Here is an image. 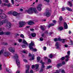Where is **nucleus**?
<instances>
[{
  "mask_svg": "<svg viewBox=\"0 0 73 73\" xmlns=\"http://www.w3.org/2000/svg\"><path fill=\"white\" fill-rule=\"evenodd\" d=\"M26 11L29 14H32L33 13V12L36 13V14H37L38 13V12L37 11V10H36V9L35 8H31L27 10Z\"/></svg>",
  "mask_w": 73,
  "mask_h": 73,
  "instance_id": "f257e3e1",
  "label": "nucleus"
},
{
  "mask_svg": "<svg viewBox=\"0 0 73 73\" xmlns=\"http://www.w3.org/2000/svg\"><path fill=\"white\" fill-rule=\"evenodd\" d=\"M35 46V44L33 43V42H31V43L29 44V47L30 49L31 50L36 52L37 50L35 48H33V46Z\"/></svg>",
  "mask_w": 73,
  "mask_h": 73,
  "instance_id": "f03ea898",
  "label": "nucleus"
},
{
  "mask_svg": "<svg viewBox=\"0 0 73 73\" xmlns=\"http://www.w3.org/2000/svg\"><path fill=\"white\" fill-rule=\"evenodd\" d=\"M18 55L17 54H15V55L13 57V58L15 59H16V62L17 64V65L18 66V67H19V65H20V61L19 59H17L18 58Z\"/></svg>",
  "mask_w": 73,
  "mask_h": 73,
  "instance_id": "7ed1b4c3",
  "label": "nucleus"
},
{
  "mask_svg": "<svg viewBox=\"0 0 73 73\" xmlns=\"http://www.w3.org/2000/svg\"><path fill=\"white\" fill-rule=\"evenodd\" d=\"M50 15H51V14L48 11H46L45 13H43V16H46V17H50Z\"/></svg>",
  "mask_w": 73,
  "mask_h": 73,
  "instance_id": "20e7f679",
  "label": "nucleus"
},
{
  "mask_svg": "<svg viewBox=\"0 0 73 73\" xmlns=\"http://www.w3.org/2000/svg\"><path fill=\"white\" fill-rule=\"evenodd\" d=\"M19 28H22V27H23L25 24H26V23L24 21H22L20 22L19 23Z\"/></svg>",
  "mask_w": 73,
  "mask_h": 73,
  "instance_id": "39448f33",
  "label": "nucleus"
},
{
  "mask_svg": "<svg viewBox=\"0 0 73 73\" xmlns=\"http://www.w3.org/2000/svg\"><path fill=\"white\" fill-rule=\"evenodd\" d=\"M0 17L2 19H5L7 17V15L4 13H0Z\"/></svg>",
  "mask_w": 73,
  "mask_h": 73,
  "instance_id": "423d86ee",
  "label": "nucleus"
},
{
  "mask_svg": "<svg viewBox=\"0 0 73 73\" xmlns=\"http://www.w3.org/2000/svg\"><path fill=\"white\" fill-rule=\"evenodd\" d=\"M9 50L10 52L12 53H14L15 52V49L13 47H11L9 48Z\"/></svg>",
  "mask_w": 73,
  "mask_h": 73,
  "instance_id": "0eeeda50",
  "label": "nucleus"
},
{
  "mask_svg": "<svg viewBox=\"0 0 73 73\" xmlns=\"http://www.w3.org/2000/svg\"><path fill=\"white\" fill-rule=\"evenodd\" d=\"M42 7V4H39L37 7L36 8L39 11H41L42 9L41 7Z\"/></svg>",
  "mask_w": 73,
  "mask_h": 73,
  "instance_id": "6e6552de",
  "label": "nucleus"
},
{
  "mask_svg": "<svg viewBox=\"0 0 73 73\" xmlns=\"http://www.w3.org/2000/svg\"><path fill=\"white\" fill-rule=\"evenodd\" d=\"M11 26V24L9 22L7 23L6 24V27L7 29H8L10 28Z\"/></svg>",
  "mask_w": 73,
  "mask_h": 73,
  "instance_id": "1a4fd4ad",
  "label": "nucleus"
},
{
  "mask_svg": "<svg viewBox=\"0 0 73 73\" xmlns=\"http://www.w3.org/2000/svg\"><path fill=\"white\" fill-rule=\"evenodd\" d=\"M7 23L6 20H3L1 21L0 22V26H1V25H3V24H5V23Z\"/></svg>",
  "mask_w": 73,
  "mask_h": 73,
  "instance_id": "9d476101",
  "label": "nucleus"
},
{
  "mask_svg": "<svg viewBox=\"0 0 73 73\" xmlns=\"http://www.w3.org/2000/svg\"><path fill=\"white\" fill-rule=\"evenodd\" d=\"M60 45V43L58 42H56V44H55V46H56V48L58 49H60V47H59V46Z\"/></svg>",
  "mask_w": 73,
  "mask_h": 73,
  "instance_id": "9b49d317",
  "label": "nucleus"
},
{
  "mask_svg": "<svg viewBox=\"0 0 73 73\" xmlns=\"http://www.w3.org/2000/svg\"><path fill=\"white\" fill-rule=\"evenodd\" d=\"M12 15L14 16H19V14L17 13L16 12V11H14L12 13Z\"/></svg>",
  "mask_w": 73,
  "mask_h": 73,
  "instance_id": "f8f14e48",
  "label": "nucleus"
},
{
  "mask_svg": "<svg viewBox=\"0 0 73 73\" xmlns=\"http://www.w3.org/2000/svg\"><path fill=\"white\" fill-rule=\"evenodd\" d=\"M26 67L27 68V70H26V73H29V66L28 65H26Z\"/></svg>",
  "mask_w": 73,
  "mask_h": 73,
  "instance_id": "ddd939ff",
  "label": "nucleus"
},
{
  "mask_svg": "<svg viewBox=\"0 0 73 73\" xmlns=\"http://www.w3.org/2000/svg\"><path fill=\"white\" fill-rule=\"evenodd\" d=\"M9 53L8 52H5L4 53V55L5 56H8L9 55Z\"/></svg>",
  "mask_w": 73,
  "mask_h": 73,
  "instance_id": "4468645a",
  "label": "nucleus"
},
{
  "mask_svg": "<svg viewBox=\"0 0 73 73\" xmlns=\"http://www.w3.org/2000/svg\"><path fill=\"white\" fill-rule=\"evenodd\" d=\"M28 24L29 25H33V24H34L35 23L33 22L30 21L28 22Z\"/></svg>",
  "mask_w": 73,
  "mask_h": 73,
  "instance_id": "2eb2a0df",
  "label": "nucleus"
},
{
  "mask_svg": "<svg viewBox=\"0 0 73 73\" xmlns=\"http://www.w3.org/2000/svg\"><path fill=\"white\" fill-rule=\"evenodd\" d=\"M64 29H68V25H67V24L66 23H64Z\"/></svg>",
  "mask_w": 73,
  "mask_h": 73,
  "instance_id": "dca6fc26",
  "label": "nucleus"
},
{
  "mask_svg": "<svg viewBox=\"0 0 73 73\" xmlns=\"http://www.w3.org/2000/svg\"><path fill=\"white\" fill-rule=\"evenodd\" d=\"M54 25L53 23L50 24H49L48 26V28H50V27H52V26H54Z\"/></svg>",
  "mask_w": 73,
  "mask_h": 73,
  "instance_id": "f3484780",
  "label": "nucleus"
},
{
  "mask_svg": "<svg viewBox=\"0 0 73 73\" xmlns=\"http://www.w3.org/2000/svg\"><path fill=\"white\" fill-rule=\"evenodd\" d=\"M3 5H5V6H7V7H11V4H6L5 3H4L3 4Z\"/></svg>",
  "mask_w": 73,
  "mask_h": 73,
  "instance_id": "a211bd4d",
  "label": "nucleus"
},
{
  "mask_svg": "<svg viewBox=\"0 0 73 73\" xmlns=\"http://www.w3.org/2000/svg\"><path fill=\"white\" fill-rule=\"evenodd\" d=\"M2 29L1 28H0V35H4V32H3V31L1 32V30Z\"/></svg>",
  "mask_w": 73,
  "mask_h": 73,
  "instance_id": "6ab92c4d",
  "label": "nucleus"
},
{
  "mask_svg": "<svg viewBox=\"0 0 73 73\" xmlns=\"http://www.w3.org/2000/svg\"><path fill=\"white\" fill-rule=\"evenodd\" d=\"M66 9L69 11H72V9H71L70 8L68 7H66Z\"/></svg>",
  "mask_w": 73,
  "mask_h": 73,
  "instance_id": "aec40b11",
  "label": "nucleus"
},
{
  "mask_svg": "<svg viewBox=\"0 0 73 73\" xmlns=\"http://www.w3.org/2000/svg\"><path fill=\"white\" fill-rule=\"evenodd\" d=\"M61 66H62V64L60 63H58L56 65V66L57 67V68H59V67H60Z\"/></svg>",
  "mask_w": 73,
  "mask_h": 73,
  "instance_id": "412c9836",
  "label": "nucleus"
},
{
  "mask_svg": "<svg viewBox=\"0 0 73 73\" xmlns=\"http://www.w3.org/2000/svg\"><path fill=\"white\" fill-rule=\"evenodd\" d=\"M4 34L5 35H9L11 33L9 32H5Z\"/></svg>",
  "mask_w": 73,
  "mask_h": 73,
  "instance_id": "4be33fe9",
  "label": "nucleus"
},
{
  "mask_svg": "<svg viewBox=\"0 0 73 73\" xmlns=\"http://www.w3.org/2000/svg\"><path fill=\"white\" fill-rule=\"evenodd\" d=\"M63 29H64V28H63V27H59L58 28V30L60 31H62L63 30Z\"/></svg>",
  "mask_w": 73,
  "mask_h": 73,
  "instance_id": "5701e85b",
  "label": "nucleus"
},
{
  "mask_svg": "<svg viewBox=\"0 0 73 73\" xmlns=\"http://www.w3.org/2000/svg\"><path fill=\"white\" fill-rule=\"evenodd\" d=\"M44 64H45V63L43 62L42 63V66H41V68L43 69L45 68V66H44Z\"/></svg>",
  "mask_w": 73,
  "mask_h": 73,
  "instance_id": "b1692460",
  "label": "nucleus"
},
{
  "mask_svg": "<svg viewBox=\"0 0 73 73\" xmlns=\"http://www.w3.org/2000/svg\"><path fill=\"white\" fill-rule=\"evenodd\" d=\"M3 53H4V50H1L0 51V55H1V54H3Z\"/></svg>",
  "mask_w": 73,
  "mask_h": 73,
  "instance_id": "393cba45",
  "label": "nucleus"
},
{
  "mask_svg": "<svg viewBox=\"0 0 73 73\" xmlns=\"http://www.w3.org/2000/svg\"><path fill=\"white\" fill-rule=\"evenodd\" d=\"M31 35L33 37H34L36 36V34L35 33H32Z\"/></svg>",
  "mask_w": 73,
  "mask_h": 73,
  "instance_id": "a878e982",
  "label": "nucleus"
},
{
  "mask_svg": "<svg viewBox=\"0 0 73 73\" xmlns=\"http://www.w3.org/2000/svg\"><path fill=\"white\" fill-rule=\"evenodd\" d=\"M23 42L24 44H26V45H28V43L26 41L24 40L23 41Z\"/></svg>",
  "mask_w": 73,
  "mask_h": 73,
  "instance_id": "bb28decb",
  "label": "nucleus"
},
{
  "mask_svg": "<svg viewBox=\"0 0 73 73\" xmlns=\"http://www.w3.org/2000/svg\"><path fill=\"white\" fill-rule=\"evenodd\" d=\"M40 28L41 29V30H42V31H44L45 30V29H44V27H43L42 26H41L40 27Z\"/></svg>",
  "mask_w": 73,
  "mask_h": 73,
  "instance_id": "cd10ccee",
  "label": "nucleus"
},
{
  "mask_svg": "<svg viewBox=\"0 0 73 73\" xmlns=\"http://www.w3.org/2000/svg\"><path fill=\"white\" fill-rule=\"evenodd\" d=\"M40 57L39 56H38L37 58V62H39V61L40 60Z\"/></svg>",
  "mask_w": 73,
  "mask_h": 73,
  "instance_id": "c85d7f7f",
  "label": "nucleus"
},
{
  "mask_svg": "<svg viewBox=\"0 0 73 73\" xmlns=\"http://www.w3.org/2000/svg\"><path fill=\"white\" fill-rule=\"evenodd\" d=\"M53 54H50L49 55V57L50 58H52L53 57Z\"/></svg>",
  "mask_w": 73,
  "mask_h": 73,
  "instance_id": "c756f323",
  "label": "nucleus"
},
{
  "mask_svg": "<svg viewBox=\"0 0 73 73\" xmlns=\"http://www.w3.org/2000/svg\"><path fill=\"white\" fill-rule=\"evenodd\" d=\"M35 66L36 68V69H38L39 67V65L38 64H36L35 65Z\"/></svg>",
  "mask_w": 73,
  "mask_h": 73,
  "instance_id": "7c9ffc66",
  "label": "nucleus"
},
{
  "mask_svg": "<svg viewBox=\"0 0 73 73\" xmlns=\"http://www.w3.org/2000/svg\"><path fill=\"white\" fill-rule=\"evenodd\" d=\"M68 5H70V7H72V4L69 1H68Z\"/></svg>",
  "mask_w": 73,
  "mask_h": 73,
  "instance_id": "2f4dec72",
  "label": "nucleus"
},
{
  "mask_svg": "<svg viewBox=\"0 0 73 73\" xmlns=\"http://www.w3.org/2000/svg\"><path fill=\"white\" fill-rule=\"evenodd\" d=\"M6 70L7 72H8V73H9V71H10V70L9 69L7 68H6Z\"/></svg>",
  "mask_w": 73,
  "mask_h": 73,
  "instance_id": "473e14b6",
  "label": "nucleus"
},
{
  "mask_svg": "<svg viewBox=\"0 0 73 73\" xmlns=\"http://www.w3.org/2000/svg\"><path fill=\"white\" fill-rule=\"evenodd\" d=\"M35 59V58L33 57H32V58H30L29 59V60H30V61H32V60H33Z\"/></svg>",
  "mask_w": 73,
  "mask_h": 73,
  "instance_id": "72a5a7b5",
  "label": "nucleus"
},
{
  "mask_svg": "<svg viewBox=\"0 0 73 73\" xmlns=\"http://www.w3.org/2000/svg\"><path fill=\"white\" fill-rule=\"evenodd\" d=\"M62 17H59V20H60V21H62Z\"/></svg>",
  "mask_w": 73,
  "mask_h": 73,
  "instance_id": "f704fd0d",
  "label": "nucleus"
},
{
  "mask_svg": "<svg viewBox=\"0 0 73 73\" xmlns=\"http://www.w3.org/2000/svg\"><path fill=\"white\" fill-rule=\"evenodd\" d=\"M61 60L62 61L63 60H65V57H62L61 58Z\"/></svg>",
  "mask_w": 73,
  "mask_h": 73,
  "instance_id": "c9c22d12",
  "label": "nucleus"
},
{
  "mask_svg": "<svg viewBox=\"0 0 73 73\" xmlns=\"http://www.w3.org/2000/svg\"><path fill=\"white\" fill-rule=\"evenodd\" d=\"M53 23H54V24H56V23H57V22L55 20H53Z\"/></svg>",
  "mask_w": 73,
  "mask_h": 73,
  "instance_id": "e433bc0d",
  "label": "nucleus"
},
{
  "mask_svg": "<svg viewBox=\"0 0 73 73\" xmlns=\"http://www.w3.org/2000/svg\"><path fill=\"white\" fill-rule=\"evenodd\" d=\"M52 68V66H48L47 67V69H50V68Z\"/></svg>",
  "mask_w": 73,
  "mask_h": 73,
  "instance_id": "4c0bfd02",
  "label": "nucleus"
},
{
  "mask_svg": "<svg viewBox=\"0 0 73 73\" xmlns=\"http://www.w3.org/2000/svg\"><path fill=\"white\" fill-rule=\"evenodd\" d=\"M13 12L12 11H9L8 12V14H12L13 13Z\"/></svg>",
  "mask_w": 73,
  "mask_h": 73,
  "instance_id": "58836bf2",
  "label": "nucleus"
},
{
  "mask_svg": "<svg viewBox=\"0 0 73 73\" xmlns=\"http://www.w3.org/2000/svg\"><path fill=\"white\" fill-rule=\"evenodd\" d=\"M54 41L56 42V41H58V39L57 38H55L54 39Z\"/></svg>",
  "mask_w": 73,
  "mask_h": 73,
  "instance_id": "ea45409f",
  "label": "nucleus"
},
{
  "mask_svg": "<svg viewBox=\"0 0 73 73\" xmlns=\"http://www.w3.org/2000/svg\"><path fill=\"white\" fill-rule=\"evenodd\" d=\"M20 36L21 37H22V38H24V35L22 34L20 35Z\"/></svg>",
  "mask_w": 73,
  "mask_h": 73,
  "instance_id": "a19ab883",
  "label": "nucleus"
},
{
  "mask_svg": "<svg viewBox=\"0 0 73 73\" xmlns=\"http://www.w3.org/2000/svg\"><path fill=\"white\" fill-rule=\"evenodd\" d=\"M70 51H68L67 52V54L68 56H69L70 55Z\"/></svg>",
  "mask_w": 73,
  "mask_h": 73,
  "instance_id": "79ce46f5",
  "label": "nucleus"
},
{
  "mask_svg": "<svg viewBox=\"0 0 73 73\" xmlns=\"http://www.w3.org/2000/svg\"><path fill=\"white\" fill-rule=\"evenodd\" d=\"M61 72L62 73H65V71L64 70L61 69Z\"/></svg>",
  "mask_w": 73,
  "mask_h": 73,
  "instance_id": "37998d69",
  "label": "nucleus"
},
{
  "mask_svg": "<svg viewBox=\"0 0 73 73\" xmlns=\"http://www.w3.org/2000/svg\"><path fill=\"white\" fill-rule=\"evenodd\" d=\"M62 11H64V10H65V8L64 7H62Z\"/></svg>",
  "mask_w": 73,
  "mask_h": 73,
  "instance_id": "c03bdc74",
  "label": "nucleus"
},
{
  "mask_svg": "<svg viewBox=\"0 0 73 73\" xmlns=\"http://www.w3.org/2000/svg\"><path fill=\"white\" fill-rule=\"evenodd\" d=\"M65 62L64 61H63L62 63V65H65Z\"/></svg>",
  "mask_w": 73,
  "mask_h": 73,
  "instance_id": "a18cd8bd",
  "label": "nucleus"
},
{
  "mask_svg": "<svg viewBox=\"0 0 73 73\" xmlns=\"http://www.w3.org/2000/svg\"><path fill=\"white\" fill-rule=\"evenodd\" d=\"M58 41H61L62 40V39L60 38H58Z\"/></svg>",
  "mask_w": 73,
  "mask_h": 73,
  "instance_id": "49530a36",
  "label": "nucleus"
},
{
  "mask_svg": "<svg viewBox=\"0 0 73 73\" xmlns=\"http://www.w3.org/2000/svg\"><path fill=\"white\" fill-rule=\"evenodd\" d=\"M11 0V3L12 4H14V1H13V0Z\"/></svg>",
  "mask_w": 73,
  "mask_h": 73,
  "instance_id": "de8ad7c7",
  "label": "nucleus"
},
{
  "mask_svg": "<svg viewBox=\"0 0 73 73\" xmlns=\"http://www.w3.org/2000/svg\"><path fill=\"white\" fill-rule=\"evenodd\" d=\"M43 49L44 50H46V47L45 46L44 47Z\"/></svg>",
  "mask_w": 73,
  "mask_h": 73,
  "instance_id": "09e8293b",
  "label": "nucleus"
},
{
  "mask_svg": "<svg viewBox=\"0 0 73 73\" xmlns=\"http://www.w3.org/2000/svg\"><path fill=\"white\" fill-rule=\"evenodd\" d=\"M48 62H51V60H50V59H48Z\"/></svg>",
  "mask_w": 73,
  "mask_h": 73,
  "instance_id": "8fccbe9b",
  "label": "nucleus"
},
{
  "mask_svg": "<svg viewBox=\"0 0 73 73\" xmlns=\"http://www.w3.org/2000/svg\"><path fill=\"white\" fill-rule=\"evenodd\" d=\"M40 41H43L44 39L42 38H40Z\"/></svg>",
  "mask_w": 73,
  "mask_h": 73,
  "instance_id": "3c124183",
  "label": "nucleus"
},
{
  "mask_svg": "<svg viewBox=\"0 0 73 73\" xmlns=\"http://www.w3.org/2000/svg\"><path fill=\"white\" fill-rule=\"evenodd\" d=\"M61 41L62 42H65V39H62Z\"/></svg>",
  "mask_w": 73,
  "mask_h": 73,
  "instance_id": "603ef678",
  "label": "nucleus"
},
{
  "mask_svg": "<svg viewBox=\"0 0 73 73\" xmlns=\"http://www.w3.org/2000/svg\"><path fill=\"white\" fill-rule=\"evenodd\" d=\"M25 46H26L25 45H24V44H23V45H22V48H25Z\"/></svg>",
  "mask_w": 73,
  "mask_h": 73,
  "instance_id": "864d4df0",
  "label": "nucleus"
},
{
  "mask_svg": "<svg viewBox=\"0 0 73 73\" xmlns=\"http://www.w3.org/2000/svg\"><path fill=\"white\" fill-rule=\"evenodd\" d=\"M31 68L32 69H34L35 68V66L34 65H33L32 66Z\"/></svg>",
  "mask_w": 73,
  "mask_h": 73,
  "instance_id": "5fc2aeb1",
  "label": "nucleus"
},
{
  "mask_svg": "<svg viewBox=\"0 0 73 73\" xmlns=\"http://www.w3.org/2000/svg\"><path fill=\"white\" fill-rule=\"evenodd\" d=\"M43 70H44V69H43V68H41V69L40 70V72H43Z\"/></svg>",
  "mask_w": 73,
  "mask_h": 73,
  "instance_id": "6e6d98bb",
  "label": "nucleus"
},
{
  "mask_svg": "<svg viewBox=\"0 0 73 73\" xmlns=\"http://www.w3.org/2000/svg\"><path fill=\"white\" fill-rule=\"evenodd\" d=\"M30 31H33H33H34V29H30Z\"/></svg>",
  "mask_w": 73,
  "mask_h": 73,
  "instance_id": "4d7b16f0",
  "label": "nucleus"
},
{
  "mask_svg": "<svg viewBox=\"0 0 73 73\" xmlns=\"http://www.w3.org/2000/svg\"><path fill=\"white\" fill-rule=\"evenodd\" d=\"M29 56L30 57H31V56H32V54H31V53H29Z\"/></svg>",
  "mask_w": 73,
  "mask_h": 73,
  "instance_id": "13d9d810",
  "label": "nucleus"
},
{
  "mask_svg": "<svg viewBox=\"0 0 73 73\" xmlns=\"http://www.w3.org/2000/svg\"><path fill=\"white\" fill-rule=\"evenodd\" d=\"M44 1H46L47 3L49 2V0H44Z\"/></svg>",
  "mask_w": 73,
  "mask_h": 73,
  "instance_id": "bf43d9fd",
  "label": "nucleus"
},
{
  "mask_svg": "<svg viewBox=\"0 0 73 73\" xmlns=\"http://www.w3.org/2000/svg\"><path fill=\"white\" fill-rule=\"evenodd\" d=\"M69 55H66V58H69Z\"/></svg>",
  "mask_w": 73,
  "mask_h": 73,
  "instance_id": "052dcab7",
  "label": "nucleus"
},
{
  "mask_svg": "<svg viewBox=\"0 0 73 73\" xmlns=\"http://www.w3.org/2000/svg\"><path fill=\"white\" fill-rule=\"evenodd\" d=\"M23 61L24 62H27V60L26 59H24L23 60Z\"/></svg>",
  "mask_w": 73,
  "mask_h": 73,
  "instance_id": "680f3d73",
  "label": "nucleus"
},
{
  "mask_svg": "<svg viewBox=\"0 0 73 73\" xmlns=\"http://www.w3.org/2000/svg\"><path fill=\"white\" fill-rule=\"evenodd\" d=\"M53 33L52 32H50L49 33V35H52Z\"/></svg>",
  "mask_w": 73,
  "mask_h": 73,
  "instance_id": "e2e57ef3",
  "label": "nucleus"
},
{
  "mask_svg": "<svg viewBox=\"0 0 73 73\" xmlns=\"http://www.w3.org/2000/svg\"><path fill=\"white\" fill-rule=\"evenodd\" d=\"M22 41V40L21 39L19 40V42H21Z\"/></svg>",
  "mask_w": 73,
  "mask_h": 73,
  "instance_id": "0e129e2a",
  "label": "nucleus"
},
{
  "mask_svg": "<svg viewBox=\"0 0 73 73\" xmlns=\"http://www.w3.org/2000/svg\"><path fill=\"white\" fill-rule=\"evenodd\" d=\"M45 33H46V34H48V32L47 31H46L45 32Z\"/></svg>",
  "mask_w": 73,
  "mask_h": 73,
  "instance_id": "69168bd1",
  "label": "nucleus"
},
{
  "mask_svg": "<svg viewBox=\"0 0 73 73\" xmlns=\"http://www.w3.org/2000/svg\"><path fill=\"white\" fill-rule=\"evenodd\" d=\"M44 34H42L41 35V36H42V37H44Z\"/></svg>",
  "mask_w": 73,
  "mask_h": 73,
  "instance_id": "338daca9",
  "label": "nucleus"
},
{
  "mask_svg": "<svg viewBox=\"0 0 73 73\" xmlns=\"http://www.w3.org/2000/svg\"><path fill=\"white\" fill-rule=\"evenodd\" d=\"M64 46H65V47L66 48V47H68V45H66V44H65V45H64Z\"/></svg>",
  "mask_w": 73,
  "mask_h": 73,
  "instance_id": "774afa93",
  "label": "nucleus"
}]
</instances>
